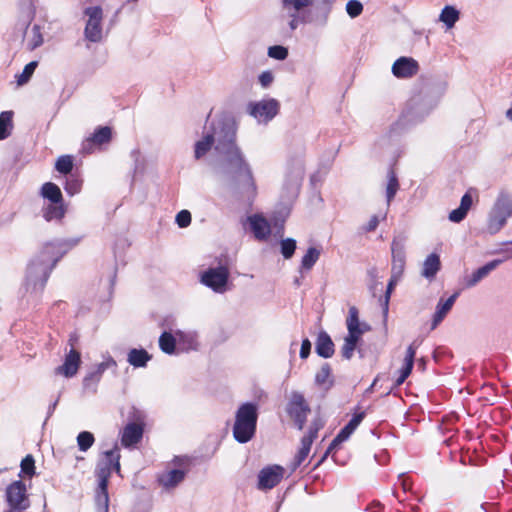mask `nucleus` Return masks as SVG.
Masks as SVG:
<instances>
[{
  "label": "nucleus",
  "mask_w": 512,
  "mask_h": 512,
  "mask_svg": "<svg viewBox=\"0 0 512 512\" xmlns=\"http://www.w3.org/2000/svg\"><path fill=\"white\" fill-rule=\"evenodd\" d=\"M234 132L230 129L225 134L227 145L216 147L217 150L226 149L227 156L222 165V171L226 178L236 188L248 192L252 195L256 192V185L250 166L242 157L239 149L233 144Z\"/></svg>",
  "instance_id": "f257e3e1"
},
{
  "label": "nucleus",
  "mask_w": 512,
  "mask_h": 512,
  "mask_svg": "<svg viewBox=\"0 0 512 512\" xmlns=\"http://www.w3.org/2000/svg\"><path fill=\"white\" fill-rule=\"evenodd\" d=\"M257 422V407L251 403L243 404L236 413L233 428L235 439L240 443L248 442L255 433Z\"/></svg>",
  "instance_id": "f03ea898"
},
{
  "label": "nucleus",
  "mask_w": 512,
  "mask_h": 512,
  "mask_svg": "<svg viewBox=\"0 0 512 512\" xmlns=\"http://www.w3.org/2000/svg\"><path fill=\"white\" fill-rule=\"evenodd\" d=\"M348 335L345 337L344 345L342 348L343 356L350 359L357 343L365 331L369 329L366 324L359 320L358 309L354 306L350 307L349 315L346 320Z\"/></svg>",
  "instance_id": "7ed1b4c3"
},
{
  "label": "nucleus",
  "mask_w": 512,
  "mask_h": 512,
  "mask_svg": "<svg viewBox=\"0 0 512 512\" xmlns=\"http://www.w3.org/2000/svg\"><path fill=\"white\" fill-rule=\"evenodd\" d=\"M105 455L108 457V462L105 464L103 468H101L98 472L99 489L100 492L97 496V502L99 505H102L105 509L108 508V492H107V484L108 478L111 473V465L114 462V467L117 472L120 471V463H119V454H116L114 450L105 452Z\"/></svg>",
  "instance_id": "20e7f679"
},
{
  "label": "nucleus",
  "mask_w": 512,
  "mask_h": 512,
  "mask_svg": "<svg viewBox=\"0 0 512 512\" xmlns=\"http://www.w3.org/2000/svg\"><path fill=\"white\" fill-rule=\"evenodd\" d=\"M512 215V199L508 196H500L493 210V215L488 224L490 233H496L506 222L507 217Z\"/></svg>",
  "instance_id": "39448f33"
},
{
  "label": "nucleus",
  "mask_w": 512,
  "mask_h": 512,
  "mask_svg": "<svg viewBox=\"0 0 512 512\" xmlns=\"http://www.w3.org/2000/svg\"><path fill=\"white\" fill-rule=\"evenodd\" d=\"M229 278V269L226 266L210 268L202 273L201 282L213 289L215 292L226 291Z\"/></svg>",
  "instance_id": "423d86ee"
},
{
  "label": "nucleus",
  "mask_w": 512,
  "mask_h": 512,
  "mask_svg": "<svg viewBox=\"0 0 512 512\" xmlns=\"http://www.w3.org/2000/svg\"><path fill=\"white\" fill-rule=\"evenodd\" d=\"M85 14L89 17L85 34L86 37L95 42L100 40L101 38V20H102V10L99 7H90L87 8Z\"/></svg>",
  "instance_id": "0eeeda50"
},
{
  "label": "nucleus",
  "mask_w": 512,
  "mask_h": 512,
  "mask_svg": "<svg viewBox=\"0 0 512 512\" xmlns=\"http://www.w3.org/2000/svg\"><path fill=\"white\" fill-rule=\"evenodd\" d=\"M284 469L278 465L268 466L262 469L258 475L259 489L266 490L275 487L282 480Z\"/></svg>",
  "instance_id": "6e6552de"
},
{
  "label": "nucleus",
  "mask_w": 512,
  "mask_h": 512,
  "mask_svg": "<svg viewBox=\"0 0 512 512\" xmlns=\"http://www.w3.org/2000/svg\"><path fill=\"white\" fill-rule=\"evenodd\" d=\"M309 411L310 409L306 404L304 397L301 394L294 393L290 399L288 412L290 416L294 418L300 429H302Z\"/></svg>",
  "instance_id": "1a4fd4ad"
},
{
  "label": "nucleus",
  "mask_w": 512,
  "mask_h": 512,
  "mask_svg": "<svg viewBox=\"0 0 512 512\" xmlns=\"http://www.w3.org/2000/svg\"><path fill=\"white\" fill-rule=\"evenodd\" d=\"M278 113V103L275 100L250 104V114L260 121H268Z\"/></svg>",
  "instance_id": "9d476101"
},
{
  "label": "nucleus",
  "mask_w": 512,
  "mask_h": 512,
  "mask_svg": "<svg viewBox=\"0 0 512 512\" xmlns=\"http://www.w3.org/2000/svg\"><path fill=\"white\" fill-rule=\"evenodd\" d=\"M418 71V63L407 57L399 58L392 67L393 74L398 78H408L415 75Z\"/></svg>",
  "instance_id": "9b49d317"
},
{
  "label": "nucleus",
  "mask_w": 512,
  "mask_h": 512,
  "mask_svg": "<svg viewBox=\"0 0 512 512\" xmlns=\"http://www.w3.org/2000/svg\"><path fill=\"white\" fill-rule=\"evenodd\" d=\"M26 488L25 485L20 482H14L7 488V499L11 506L15 508L24 509L26 508Z\"/></svg>",
  "instance_id": "f8f14e48"
},
{
  "label": "nucleus",
  "mask_w": 512,
  "mask_h": 512,
  "mask_svg": "<svg viewBox=\"0 0 512 512\" xmlns=\"http://www.w3.org/2000/svg\"><path fill=\"white\" fill-rule=\"evenodd\" d=\"M80 363H81L80 353L78 351L72 349L66 355L63 365L59 366L56 369V372L58 374L64 375L65 377H72L77 373Z\"/></svg>",
  "instance_id": "ddd939ff"
},
{
  "label": "nucleus",
  "mask_w": 512,
  "mask_h": 512,
  "mask_svg": "<svg viewBox=\"0 0 512 512\" xmlns=\"http://www.w3.org/2000/svg\"><path fill=\"white\" fill-rule=\"evenodd\" d=\"M256 239L266 240L271 233V226L262 215H253L248 218Z\"/></svg>",
  "instance_id": "4468645a"
},
{
  "label": "nucleus",
  "mask_w": 512,
  "mask_h": 512,
  "mask_svg": "<svg viewBox=\"0 0 512 512\" xmlns=\"http://www.w3.org/2000/svg\"><path fill=\"white\" fill-rule=\"evenodd\" d=\"M143 435V425L141 423L127 424L122 433L121 443L125 447H130L140 441Z\"/></svg>",
  "instance_id": "2eb2a0df"
},
{
  "label": "nucleus",
  "mask_w": 512,
  "mask_h": 512,
  "mask_svg": "<svg viewBox=\"0 0 512 512\" xmlns=\"http://www.w3.org/2000/svg\"><path fill=\"white\" fill-rule=\"evenodd\" d=\"M112 131L109 127H101L99 128L90 138H88L85 143L83 149L87 153L92 152V146L101 145L103 143H108L111 140Z\"/></svg>",
  "instance_id": "dca6fc26"
},
{
  "label": "nucleus",
  "mask_w": 512,
  "mask_h": 512,
  "mask_svg": "<svg viewBox=\"0 0 512 512\" xmlns=\"http://www.w3.org/2000/svg\"><path fill=\"white\" fill-rule=\"evenodd\" d=\"M472 202H473V200H472L471 191H468L462 197L460 207L451 211V213L449 214L450 221L455 222V223L462 221L465 218L469 209L471 208Z\"/></svg>",
  "instance_id": "f3484780"
},
{
  "label": "nucleus",
  "mask_w": 512,
  "mask_h": 512,
  "mask_svg": "<svg viewBox=\"0 0 512 512\" xmlns=\"http://www.w3.org/2000/svg\"><path fill=\"white\" fill-rule=\"evenodd\" d=\"M415 353H416L415 348L413 347V345H410L406 351V355L404 358V365L400 370V376L396 380L397 386L401 385L406 380V378L410 375L412 368H413V364H414Z\"/></svg>",
  "instance_id": "a211bd4d"
},
{
  "label": "nucleus",
  "mask_w": 512,
  "mask_h": 512,
  "mask_svg": "<svg viewBox=\"0 0 512 512\" xmlns=\"http://www.w3.org/2000/svg\"><path fill=\"white\" fill-rule=\"evenodd\" d=\"M316 351L320 356L325 358H329L333 355L334 344L327 333L321 332L318 335L316 342Z\"/></svg>",
  "instance_id": "6ab92c4d"
},
{
  "label": "nucleus",
  "mask_w": 512,
  "mask_h": 512,
  "mask_svg": "<svg viewBox=\"0 0 512 512\" xmlns=\"http://www.w3.org/2000/svg\"><path fill=\"white\" fill-rule=\"evenodd\" d=\"M364 417L363 413L356 414L349 423L340 431V433L336 436V438L333 440L332 444L336 445L343 441H345L352 432L356 429V427L360 424Z\"/></svg>",
  "instance_id": "aec40b11"
},
{
  "label": "nucleus",
  "mask_w": 512,
  "mask_h": 512,
  "mask_svg": "<svg viewBox=\"0 0 512 512\" xmlns=\"http://www.w3.org/2000/svg\"><path fill=\"white\" fill-rule=\"evenodd\" d=\"M364 417L363 413L356 414L349 423L340 431V433L336 436V438L333 440L332 444L336 445L343 441H345L352 432L356 429V427L360 424Z\"/></svg>",
  "instance_id": "412c9836"
},
{
  "label": "nucleus",
  "mask_w": 512,
  "mask_h": 512,
  "mask_svg": "<svg viewBox=\"0 0 512 512\" xmlns=\"http://www.w3.org/2000/svg\"><path fill=\"white\" fill-rule=\"evenodd\" d=\"M364 417L363 413L356 414L349 423L340 431V433L336 436V438L333 440L332 444L336 445L343 441H345L352 432L356 429V427L360 424Z\"/></svg>",
  "instance_id": "4be33fe9"
},
{
  "label": "nucleus",
  "mask_w": 512,
  "mask_h": 512,
  "mask_svg": "<svg viewBox=\"0 0 512 512\" xmlns=\"http://www.w3.org/2000/svg\"><path fill=\"white\" fill-rule=\"evenodd\" d=\"M364 417L363 413L356 414L349 423L340 431V433L336 436V438L333 440L332 444L336 445L343 441H345L352 432L356 429V427L360 424Z\"/></svg>",
  "instance_id": "5701e85b"
},
{
  "label": "nucleus",
  "mask_w": 512,
  "mask_h": 512,
  "mask_svg": "<svg viewBox=\"0 0 512 512\" xmlns=\"http://www.w3.org/2000/svg\"><path fill=\"white\" fill-rule=\"evenodd\" d=\"M41 195L53 204H59L63 200L60 188L52 182H47L42 186Z\"/></svg>",
  "instance_id": "b1692460"
},
{
  "label": "nucleus",
  "mask_w": 512,
  "mask_h": 512,
  "mask_svg": "<svg viewBox=\"0 0 512 512\" xmlns=\"http://www.w3.org/2000/svg\"><path fill=\"white\" fill-rule=\"evenodd\" d=\"M458 294H453L450 298H448L444 303H439L437 306V311L434 315L432 329L436 328V326L442 321L448 311L452 308Z\"/></svg>",
  "instance_id": "393cba45"
},
{
  "label": "nucleus",
  "mask_w": 512,
  "mask_h": 512,
  "mask_svg": "<svg viewBox=\"0 0 512 512\" xmlns=\"http://www.w3.org/2000/svg\"><path fill=\"white\" fill-rule=\"evenodd\" d=\"M499 261L495 260L489 262L485 266L476 270L470 277L466 279V285L468 287L474 286L478 281H480L483 277H485L490 271H492L497 265Z\"/></svg>",
  "instance_id": "a878e982"
},
{
  "label": "nucleus",
  "mask_w": 512,
  "mask_h": 512,
  "mask_svg": "<svg viewBox=\"0 0 512 512\" xmlns=\"http://www.w3.org/2000/svg\"><path fill=\"white\" fill-rule=\"evenodd\" d=\"M184 478V473L180 470H171L163 473L159 481L165 488H172L180 483Z\"/></svg>",
  "instance_id": "bb28decb"
},
{
  "label": "nucleus",
  "mask_w": 512,
  "mask_h": 512,
  "mask_svg": "<svg viewBox=\"0 0 512 512\" xmlns=\"http://www.w3.org/2000/svg\"><path fill=\"white\" fill-rule=\"evenodd\" d=\"M150 358L147 351L143 349H132L128 353V362L134 367H144Z\"/></svg>",
  "instance_id": "cd10ccee"
},
{
  "label": "nucleus",
  "mask_w": 512,
  "mask_h": 512,
  "mask_svg": "<svg viewBox=\"0 0 512 512\" xmlns=\"http://www.w3.org/2000/svg\"><path fill=\"white\" fill-rule=\"evenodd\" d=\"M440 269V259L437 254H431L424 262L423 276L426 278H433L437 271Z\"/></svg>",
  "instance_id": "c85d7f7f"
},
{
  "label": "nucleus",
  "mask_w": 512,
  "mask_h": 512,
  "mask_svg": "<svg viewBox=\"0 0 512 512\" xmlns=\"http://www.w3.org/2000/svg\"><path fill=\"white\" fill-rule=\"evenodd\" d=\"M314 437H315L314 433H310L309 435L303 437V439L301 441V448L295 458L296 465H301L307 458V456L310 452L311 444L314 440Z\"/></svg>",
  "instance_id": "c756f323"
},
{
  "label": "nucleus",
  "mask_w": 512,
  "mask_h": 512,
  "mask_svg": "<svg viewBox=\"0 0 512 512\" xmlns=\"http://www.w3.org/2000/svg\"><path fill=\"white\" fill-rule=\"evenodd\" d=\"M283 8L287 10L291 16H295L301 9L309 6L312 0H282Z\"/></svg>",
  "instance_id": "7c9ffc66"
},
{
  "label": "nucleus",
  "mask_w": 512,
  "mask_h": 512,
  "mask_svg": "<svg viewBox=\"0 0 512 512\" xmlns=\"http://www.w3.org/2000/svg\"><path fill=\"white\" fill-rule=\"evenodd\" d=\"M12 116L10 111L2 112L0 114V139H5L10 135L12 129Z\"/></svg>",
  "instance_id": "2f4dec72"
},
{
  "label": "nucleus",
  "mask_w": 512,
  "mask_h": 512,
  "mask_svg": "<svg viewBox=\"0 0 512 512\" xmlns=\"http://www.w3.org/2000/svg\"><path fill=\"white\" fill-rule=\"evenodd\" d=\"M459 18V12L452 6H446L440 15V20L444 22L448 28H452Z\"/></svg>",
  "instance_id": "473e14b6"
},
{
  "label": "nucleus",
  "mask_w": 512,
  "mask_h": 512,
  "mask_svg": "<svg viewBox=\"0 0 512 512\" xmlns=\"http://www.w3.org/2000/svg\"><path fill=\"white\" fill-rule=\"evenodd\" d=\"M176 340L171 333L164 332L159 338L160 348L168 354H172L175 350Z\"/></svg>",
  "instance_id": "72a5a7b5"
},
{
  "label": "nucleus",
  "mask_w": 512,
  "mask_h": 512,
  "mask_svg": "<svg viewBox=\"0 0 512 512\" xmlns=\"http://www.w3.org/2000/svg\"><path fill=\"white\" fill-rule=\"evenodd\" d=\"M213 141L214 137L212 135H207L203 140L198 141L195 146V157L199 159L205 155L206 152L211 148Z\"/></svg>",
  "instance_id": "f704fd0d"
},
{
  "label": "nucleus",
  "mask_w": 512,
  "mask_h": 512,
  "mask_svg": "<svg viewBox=\"0 0 512 512\" xmlns=\"http://www.w3.org/2000/svg\"><path fill=\"white\" fill-rule=\"evenodd\" d=\"M65 214V208L62 202L59 204H51L45 211V218L47 220L61 219Z\"/></svg>",
  "instance_id": "c9c22d12"
},
{
  "label": "nucleus",
  "mask_w": 512,
  "mask_h": 512,
  "mask_svg": "<svg viewBox=\"0 0 512 512\" xmlns=\"http://www.w3.org/2000/svg\"><path fill=\"white\" fill-rule=\"evenodd\" d=\"M37 65H38L37 61H32L24 67L23 72L17 76V85L18 86H22L30 80Z\"/></svg>",
  "instance_id": "e433bc0d"
},
{
  "label": "nucleus",
  "mask_w": 512,
  "mask_h": 512,
  "mask_svg": "<svg viewBox=\"0 0 512 512\" xmlns=\"http://www.w3.org/2000/svg\"><path fill=\"white\" fill-rule=\"evenodd\" d=\"M319 251L315 248H309L302 258V267L310 269L319 258Z\"/></svg>",
  "instance_id": "4c0bfd02"
},
{
  "label": "nucleus",
  "mask_w": 512,
  "mask_h": 512,
  "mask_svg": "<svg viewBox=\"0 0 512 512\" xmlns=\"http://www.w3.org/2000/svg\"><path fill=\"white\" fill-rule=\"evenodd\" d=\"M56 169L60 173L67 174L73 168V161L70 156H62L56 162Z\"/></svg>",
  "instance_id": "58836bf2"
},
{
  "label": "nucleus",
  "mask_w": 512,
  "mask_h": 512,
  "mask_svg": "<svg viewBox=\"0 0 512 512\" xmlns=\"http://www.w3.org/2000/svg\"><path fill=\"white\" fill-rule=\"evenodd\" d=\"M399 184L397 177L393 171L389 172V181L387 185V200L388 203L392 200L398 190Z\"/></svg>",
  "instance_id": "ea45409f"
},
{
  "label": "nucleus",
  "mask_w": 512,
  "mask_h": 512,
  "mask_svg": "<svg viewBox=\"0 0 512 512\" xmlns=\"http://www.w3.org/2000/svg\"><path fill=\"white\" fill-rule=\"evenodd\" d=\"M295 249H296V241L294 239L287 238V239L282 240V242H281V252H282V255L286 259L292 257V255L294 254Z\"/></svg>",
  "instance_id": "a19ab883"
},
{
  "label": "nucleus",
  "mask_w": 512,
  "mask_h": 512,
  "mask_svg": "<svg viewBox=\"0 0 512 512\" xmlns=\"http://www.w3.org/2000/svg\"><path fill=\"white\" fill-rule=\"evenodd\" d=\"M79 448L83 451L87 450L94 443V437L90 432H81L77 437Z\"/></svg>",
  "instance_id": "79ce46f5"
},
{
  "label": "nucleus",
  "mask_w": 512,
  "mask_h": 512,
  "mask_svg": "<svg viewBox=\"0 0 512 512\" xmlns=\"http://www.w3.org/2000/svg\"><path fill=\"white\" fill-rule=\"evenodd\" d=\"M330 374H331L330 367L328 365L322 366L321 369L316 374V382L319 385H323V386L330 385L331 384Z\"/></svg>",
  "instance_id": "37998d69"
},
{
  "label": "nucleus",
  "mask_w": 512,
  "mask_h": 512,
  "mask_svg": "<svg viewBox=\"0 0 512 512\" xmlns=\"http://www.w3.org/2000/svg\"><path fill=\"white\" fill-rule=\"evenodd\" d=\"M35 462L31 455H27L21 462V471L32 477L35 473Z\"/></svg>",
  "instance_id": "c03bdc74"
},
{
  "label": "nucleus",
  "mask_w": 512,
  "mask_h": 512,
  "mask_svg": "<svg viewBox=\"0 0 512 512\" xmlns=\"http://www.w3.org/2000/svg\"><path fill=\"white\" fill-rule=\"evenodd\" d=\"M268 55L277 60H284L288 55L287 48L283 46H272L268 49Z\"/></svg>",
  "instance_id": "a18cd8bd"
},
{
  "label": "nucleus",
  "mask_w": 512,
  "mask_h": 512,
  "mask_svg": "<svg viewBox=\"0 0 512 512\" xmlns=\"http://www.w3.org/2000/svg\"><path fill=\"white\" fill-rule=\"evenodd\" d=\"M346 10L351 17H356L361 14L363 6L359 1L350 0L347 3Z\"/></svg>",
  "instance_id": "49530a36"
},
{
  "label": "nucleus",
  "mask_w": 512,
  "mask_h": 512,
  "mask_svg": "<svg viewBox=\"0 0 512 512\" xmlns=\"http://www.w3.org/2000/svg\"><path fill=\"white\" fill-rule=\"evenodd\" d=\"M103 370H104L103 365H101L97 371L86 376L83 381L84 386L90 387L92 384L98 383L101 378Z\"/></svg>",
  "instance_id": "de8ad7c7"
},
{
  "label": "nucleus",
  "mask_w": 512,
  "mask_h": 512,
  "mask_svg": "<svg viewBox=\"0 0 512 512\" xmlns=\"http://www.w3.org/2000/svg\"><path fill=\"white\" fill-rule=\"evenodd\" d=\"M176 222L180 227H187L191 222V214L187 210H182L176 216Z\"/></svg>",
  "instance_id": "09e8293b"
},
{
  "label": "nucleus",
  "mask_w": 512,
  "mask_h": 512,
  "mask_svg": "<svg viewBox=\"0 0 512 512\" xmlns=\"http://www.w3.org/2000/svg\"><path fill=\"white\" fill-rule=\"evenodd\" d=\"M32 34H33V42L30 44V49H35L36 47H38L39 45L42 44L43 42V39H42V36L39 32V29L37 27H34L32 29Z\"/></svg>",
  "instance_id": "8fccbe9b"
},
{
  "label": "nucleus",
  "mask_w": 512,
  "mask_h": 512,
  "mask_svg": "<svg viewBox=\"0 0 512 512\" xmlns=\"http://www.w3.org/2000/svg\"><path fill=\"white\" fill-rule=\"evenodd\" d=\"M311 349V343L308 339L303 340L300 350V356L302 358H307Z\"/></svg>",
  "instance_id": "3c124183"
},
{
  "label": "nucleus",
  "mask_w": 512,
  "mask_h": 512,
  "mask_svg": "<svg viewBox=\"0 0 512 512\" xmlns=\"http://www.w3.org/2000/svg\"><path fill=\"white\" fill-rule=\"evenodd\" d=\"M262 86L267 87L273 81V75L270 72H263L259 77Z\"/></svg>",
  "instance_id": "603ef678"
},
{
  "label": "nucleus",
  "mask_w": 512,
  "mask_h": 512,
  "mask_svg": "<svg viewBox=\"0 0 512 512\" xmlns=\"http://www.w3.org/2000/svg\"><path fill=\"white\" fill-rule=\"evenodd\" d=\"M379 223V219L377 216H373L366 227L367 231H373Z\"/></svg>",
  "instance_id": "864d4df0"
},
{
  "label": "nucleus",
  "mask_w": 512,
  "mask_h": 512,
  "mask_svg": "<svg viewBox=\"0 0 512 512\" xmlns=\"http://www.w3.org/2000/svg\"><path fill=\"white\" fill-rule=\"evenodd\" d=\"M395 283H396V279L393 278V279H391V281L388 284V288H387V292H386V305L388 304V299H389V296L392 292V289H393Z\"/></svg>",
  "instance_id": "5fc2aeb1"
},
{
  "label": "nucleus",
  "mask_w": 512,
  "mask_h": 512,
  "mask_svg": "<svg viewBox=\"0 0 512 512\" xmlns=\"http://www.w3.org/2000/svg\"><path fill=\"white\" fill-rule=\"evenodd\" d=\"M78 184L69 185L66 189L70 194H74L78 191Z\"/></svg>",
  "instance_id": "6e6d98bb"
},
{
  "label": "nucleus",
  "mask_w": 512,
  "mask_h": 512,
  "mask_svg": "<svg viewBox=\"0 0 512 512\" xmlns=\"http://www.w3.org/2000/svg\"><path fill=\"white\" fill-rule=\"evenodd\" d=\"M292 17H293V19L290 22V27H291L292 30H294L297 27L296 15L292 16Z\"/></svg>",
  "instance_id": "4d7b16f0"
},
{
  "label": "nucleus",
  "mask_w": 512,
  "mask_h": 512,
  "mask_svg": "<svg viewBox=\"0 0 512 512\" xmlns=\"http://www.w3.org/2000/svg\"><path fill=\"white\" fill-rule=\"evenodd\" d=\"M507 117L512 120V107L507 111Z\"/></svg>",
  "instance_id": "13d9d810"
},
{
  "label": "nucleus",
  "mask_w": 512,
  "mask_h": 512,
  "mask_svg": "<svg viewBox=\"0 0 512 512\" xmlns=\"http://www.w3.org/2000/svg\"><path fill=\"white\" fill-rule=\"evenodd\" d=\"M279 230L282 231L283 230V224H280L279 226Z\"/></svg>",
  "instance_id": "bf43d9fd"
},
{
  "label": "nucleus",
  "mask_w": 512,
  "mask_h": 512,
  "mask_svg": "<svg viewBox=\"0 0 512 512\" xmlns=\"http://www.w3.org/2000/svg\"><path fill=\"white\" fill-rule=\"evenodd\" d=\"M402 267H403V262H402V260H401V261H400V268L402 269Z\"/></svg>",
  "instance_id": "052dcab7"
}]
</instances>
